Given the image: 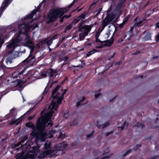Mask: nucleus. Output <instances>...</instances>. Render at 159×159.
Listing matches in <instances>:
<instances>
[{"label":"nucleus","mask_w":159,"mask_h":159,"mask_svg":"<svg viewBox=\"0 0 159 159\" xmlns=\"http://www.w3.org/2000/svg\"><path fill=\"white\" fill-rule=\"evenodd\" d=\"M60 86L58 85L52 92L53 99L52 103L49 106L48 111L44 116H42L38 119L36 124V130L34 128V125L31 122L27 123L26 124L27 127L33 129V131L31 135L36 137V143L37 146L33 147V150H29L31 147L30 145L26 146V148L25 151H23L21 154H19L16 156V159H35L38 153H40L39 148L40 144H38L39 142H44L47 138V135L44 131L46 125L50 127L52 125L51 118L52 113L55 112L58 109V106L60 105L63 99L64 94L66 93V90H61V92L57 93Z\"/></svg>","instance_id":"f257e3e1"},{"label":"nucleus","mask_w":159,"mask_h":159,"mask_svg":"<svg viewBox=\"0 0 159 159\" xmlns=\"http://www.w3.org/2000/svg\"><path fill=\"white\" fill-rule=\"evenodd\" d=\"M66 143L63 142L59 146H55L52 147V144L50 142H47L44 145L43 151L41 153H38L37 155V158L40 159L42 157L49 155L51 157H56L60 154L64 153L63 148L66 146Z\"/></svg>","instance_id":"f03ea898"},{"label":"nucleus","mask_w":159,"mask_h":159,"mask_svg":"<svg viewBox=\"0 0 159 159\" xmlns=\"http://www.w3.org/2000/svg\"><path fill=\"white\" fill-rule=\"evenodd\" d=\"M74 3L73 1L67 7L65 8H58L50 11L46 20L47 23H48L53 21L57 18L62 16L64 13L68 11V9L73 6Z\"/></svg>","instance_id":"7ed1b4c3"},{"label":"nucleus","mask_w":159,"mask_h":159,"mask_svg":"<svg viewBox=\"0 0 159 159\" xmlns=\"http://www.w3.org/2000/svg\"><path fill=\"white\" fill-rule=\"evenodd\" d=\"M30 27V25L28 24H24L22 25H19L18 31L19 34H23L25 35L26 38L24 40L25 45L26 46L29 47L31 50V52H32L34 49V46L33 45V42L30 39L29 35L28 32Z\"/></svg>","instance_id":"20e7f679"},{"label":"nucleus","mask_w":159,"mask_h":159,"mask_svg":"<svg viewBox=\"0 0 159 159\" xmlns=\"http://www.w3.org/2000/svg\"><path fill=\"white\" fill-rule=\"evenodd\" d=\"M117 19L116 15L115 14L112 13L110 15H107L105 19L102 22L101 25L102 29L107 26L108 23L115 22Z\"/></svg>","instance_id":"39448f33"},{"label":"nucleus","mask_w":159,"mask_h":159,"mask_svg":"<svg viewBox=\"0 0 159 159\" xmlns=\"http://www.w3.org/2000/svg\"><path fill=\"white\" fill-rule=\"evenodd\" d=\"M91 29V27L88 25H85L81 28L80 30L81 33L79 35L80 40H82L84 39L85 36L88 35Z\"/></svg>","instance_id":"423d86ee"},{"label":"nucleus","mask_w":159,"mask_h":159,"mask_svg":"<svg viewBox=\"0 0 159 159\" xmlns=\"http://www.w3.org/2000/svg\"><path fill=\"white\" fill-rule=\"evenodd\" d=\"M56 135L57 139L63 138L64 135L61 133V129L58 127H56L54 129L49 132L48 137L49 138H51L52 136V134Z\"/></svg>","instance_id":"0eeeda50"},{"label":"nucleus","mask_w":159,"mask_h":159,"mask_svg":"<svg viewBox=\"0 0 159 159\" xmlns=\"http://www.w3.org/2000/svg\"><path fill=\"white\" fill-rule=\"evenodd\" d=\"M21 40V39L19 37V35L16 36L12 40L11 42L7 46V48L11 50H13L15 48L18 46V43Z\"/></svg>","instance_id":"6e6552de"},{"label":"nucleus","mask_w":159,"mask_h":159,"mask_svg":"<svg viewBox=\"0 0 159 159\" xmlns=\"http://www.w3.org/2000/svg\"><path fill=\"white\" fill-rule=\"evenodd\" d=\"M56 72V70H53L52 69H49L47 71L41 73L40 75L41 76L39 77V79L44 78L47 75H49L50 77L53 76V74Z\"/></svg>","instance_id":"1a4fd4ad"},{"label":"nucleus","mask_w":159,"mask_h":159,"mask_svg":"<svg viewBox=\"0 0 159 159\" xmlns=\"http://www.w3.org/2000/svg\"><path fill=\"white\" fill-rule=\"evenodd\" d=\"M83 17L84 16H80L77 19L74 20L71 24L66 27V30H69L71 29L72 28V25L73 24H76L79 21L80 19H81L82 17Z\"/></svg>","instance_id":"9d476101"},{"label":"nucleus","mask_w":159,"mask_h":159,"mask_svg":"<svg viewBox=\"0 0 159 159\" xmlns=\"http://www.w3.org/2000/svg\"><path fill=\"white\" fill-rule=\"evenodd\" d=\"M97 126L99 128H101L102 129H103L105 127L108 126L109 125V121H107L103 125L102 124V122L101 120H99L97 121Z\"/></svg>","instance_id":"9b49d317"},{"label":"nucleus","mask_w":159,"mask_h":159,"mask_svg":"<svg viewBox=\"0 0 159 159\" xmlns=\"http://www.w3.org/2000/svg\"><path fill=\"white\" fill-rule=\"evenodd\" d=\"M113 39L112 38H111V39L110 40H107L103 41V46H106L110 47L112 45L113 43Z\"/></svg>","instance_id":"f8f14e48"},{"label":"nucleus","mask_w":159,"mask_h":159,"mask_svg":"<svg viewBox=\"0 0 159 159\" xmlns=\"http://www.w3.org/2000/svg\"><path fill=\"white\" fill-rule=\"evenodd\" d=\"M52 42V41L51 39L49 40H44L40 42L37 45V46L40 47V46L43 44L47 43L49 45H50Z\"/></svg>","instance_id":"ddd939ff"},{"label":"nucleus","mask_w":159,"mask_h":159,"mask_svg":"<svg viewBox=\"0 0 159 159\" xmlns=\"http://www.w3.org/2000/svg\"><path fill=\"white\" fill-rule=\"evenodd\" d=\"M96 38V41H95V44H96L97 43H99L100 44V46H96V48H99V49L102 48V47L103 46V44L104 43L103 41L102 42V41H101L99 39H98V38Z\"/></svg>","instance_id":"4468645a"},{"label":"nucleus","mask_w":159,"mask_h":159,"mask_svg":"<svg viewBox=\"0 0 159 159\" xmlns=\"http://www.w3.org/2000/svg\"><path fill=\"white\" fill-rule=\"evenodd\" d=\"M22 74V72L20 73L18 72H16L12 75V76L13 78H17L18 77H20L19 75Z\"/></svg>","instance_id":"2eb2a0df"},{"label":"nucleus","mask_w":159,"mask_h":159,"mask_svg":"<svg viewBox=\"0 0 159 159\" xmlns=\"http://www.w3.org/2000/svg\"><path fill=\"white\" fill-rule=\"evenodd\" d=\"M97 52V50L94 49H92L91 51L89 52L86 54L87 57H89V56L92 55L94 53Z\"/></svg>","instance_id":"dca6fc26"},{"label":"nucleus","mask_w":159,"mask_h":159,"mask_svg":"<svg viewBox=\"0 0 159 159\" xmlns=\"http://www.w3.org/2000/svg\"><path fill=\"white\" fill-rule=\"evenodd\" d=\"M151 34L149 33H148L146 34L144 38V40L145 41L149 40L151 39Z\"/></svg>","instance_id":"f3484780"},{"label":"nucleus","mask_w":159,"mask_h":159,"mask_svg":"<svg viewBox=\"0 0 159 159\" xmlns=\"http://www.w3.org/2000/svg\"><path fill=\"white\" fill-rule=\"evenodd\" d=\"M36 13V11H34L32 12L30 14V15L27 16L26 18H25V19H26L27 18H31L33 16V15L35 14Z\"/></svg>","instance_id":"a211bd4d"},{"label":"nucleus","mask_w":159,"mask_h":159,"mask_svg":"<svg viewBox=\"0 0 159 159\" xmlns=\"http://www.w3.org/2000/svg\"><path fill=\"white\" fill-rule=\"evenodd\" d=\"M103 29H102H102H99L98 31V32H97L96 33V38H97L100 35V33L103 30Z\"/></svg>","instance_id":"6ab92c4d"},{"label":"nucleus","mask_w":159,"mask_h":159,"mask_svg":"<svg viewBox=\"0 0 159 159\" xmlns=\"http://www.w3.org/2000/svg\"><path fill=\"white\" fill-rule=\"evenodd\" d=\"M68 113V111L67 110H66V112H63L64 117L66 118H68L70 116Z\"/></svg>","instance_id":"aec40b11"},{"label":"nucleus","mask_w":159,"mask_h":159,"mask_svg":"<svg viewBox=\"0 0 159 159\" xmlns=\"http://www.w3.org/2000/svg\"><path fill=\"white\" fill-rule=\"evenodd\" d=\"M10 112L11 114L15 116L16 114V109H13L10 110Z\"/></svg>","instance_id":"412c9836"},{"label":"nucleus","mask_w":159,"mask_h":159,"mask_svg":"<svg viewBox=\"0 0 159 159\" xmlns=\"http://www.w3.org/2000/svg\"><path fill=\"white\" fill-rule=\"evenodd\" d=\"M12 59L10 57H7L6 59V62L7 63H11L12 62Z\"/></svg>","instance_id":"4be33fe9"},{"label":"nucleus","mask_w":159,"mask_h":159,"mask_svg":"<svg viewBox=\"0 0 159 159\" xmlns=\"http://www.w3.org/2000/svg\"><path fill=\"white\" fill-rule=\"evenodd\" d=\"M70 15L68 16H67L66 15H65L64 16H63L60 20V21L61 22H62L63 20H64V19L65 18H67L69 17L70 16Z\"/></svg>","instance_id":"5701e85b"},{"label":"nucleus","mask_w":159,"mask_h":159,"mask_svg":"<svg viewBox=\"0 0 159 159\" xmlns=\"http://www.w3.org/2000/svg\"><path fill=\"white\" fill-rule=\"evenodd\" d=\"M18 120V119H16V120L14 119V120H11V122L9 123V125H13V124H15Z\"/></svg>","instance_id":"b1692460"},{"label":"nucleus","mask_w":159,"mask_h":159,"mask_svg":"<svg viewBox=\"0 0 159 159\" xmlns=\"http://www.w3.org/2000/svg\"><path fill=\"white\" fill-rule=\"evenodd\" d=\"M159 156H154L151 157L149 159H159Z\"/></svg>","instance_id":"393cba45"},{"label":"nucleus","mask_w":159,"mask_h":159,"mask_svg":"<svg viewBox=\"0 0 159 159\" xmlns=\"http://www.w3.org/2000/svg\"><path fill=\"white\" fill-rule=\"evenodd\" d=\"M34 58H30V56H29L28 58H27L25 60V61H28V62H29V61H30V60H34Z\"/></svg>","instance_id":"a878e982"},{"label":"nucleus","mask_w":159,"mask_h":159,"mask_svg":"<svg viewBox=\"0 0 159 159\" xmlns=\"http://www.w3.org/2000/svg\"><path fill=\"white\" fill-rule=\"evenodd\" d=\"M85 97H83L82 98V101H80V102H77V103H76V104H77V107H78L79 105H80V102L83 101L84 99H85Z\"/></svg>","instance_id":"bb28decb"},{"label":"nucleus","mask_w":159,"mask_h":159,"mask_svg":"<svg viewBox=\"0 0 159 159\" xmlns=\"http://www.w3.org/2000/svg\"><path fill=\"white\" fill-rule=\"evenodd\" d=\"M114 98H111L109 97H108L107 98V101L109 102H112L113 100H114Z\"/></svg>","instance_id":"cd10ccee"},{"label":"nucleus","mask_w":159,"mask_h":159,"mask_svg":"<svg viewBox=\"0 0 159 159\" xmlns=\"http://www.w3.org/2000/svg\"><path fill=\"white\" fill-rule=\"evenodd\" d=\"M27 138V136H25L23 138V139L21 140L20 142L23 143L25 140H26Z\"/></svg>","instance_id":"c85d7f7f"},{"label":"nucleus","mask_w":159,"mask_h":159,"mask_svg":"<svg viewBox=\"0 0 159 159\" xmlns=\"http://www.w3.org/2000/svg\"><path fill=\"white\" fill-rule=\"evenodd\" d=\"M96 154L97 156L99 157L100 156L102 155V153H101L100 152H96Z\"/></svg>","instance_id":"c756f323"},{"label":"nucleus","mask_w":159,"mask_h":159,"mask_svg":"<svg viewBox=\"0 0 159 159\" xmlns=\"http://www.w3.org/2000/svg\"><path fill=\"white\" fill-rule=\"evenodd\" d=\"M110 35V33L109 32L106 34V37L107 38H108Z\"/></svg>","instance_id":"7c9ffc66"},{"label":"nucleus","mask_w":159,"mask_h":159,"mask_svg":"<svg viewBox=\"0 0 159 159\" xmlns=\"http://www.w3.org/2000/svg\"><path fill=\"white\" fill-rule=\"evenodd\" d=\"M101 95V93H99L97 94H95V98H97L99 96Z\"/></svg>","instance_id":"2f4dec72"},{"label":"nucleus","mask_w":159,"mask_h":159,"mask_svg":"<svg viewBox=\"0 0 159 159\" xmlns=\"http://www.w3.org/2000/svg\"><path fill=\"white\" fill-rule=\"evenodd\" d=\"M21 143H22L20 141V142L18 143L17 144H15V147H16L19 146L21 144Z\"/></svg>","instance_id":"473e14b6"},{"label":"nucleus","mask_w":159,"mask_h":159,"mask_svg":"<svg viewBox=\"0 0 159 159\" xmlns=\"http://www.w3.org/2000/svg\"><path fill=\"white\" fill-rule=\"evenodd\" d=\"M156 39L157 41L159 40V33L158 35L156 37Z\"/></svg>","instance_id":"72a5a7b5"},{"label":"nucleus","mask_w":159,"mask_h":159,"mask_svg":"<svg viewBox=\"0 0 159 159\" xmlns=\"http://www.w3.org/2000/svg\"><path fill=\"white\" fill-rule=\"evenodd\" d=\"M8 3V4L9 3V0H5V4H7Z\"/></svg>","instance_id":"f704fd0d"},{"label":"nucleus","mask_w":159,"mask_h":159,"mask_svg":"<svg viewBox=\"0 0 159 159\" xmlns=\"http://www.w3.org/2000/svg\"><path fill=\"white\" fill-rule=\"evenodd\" d=\"M38 26L37 24H35L34 26H33V30L34 29L36 28Z\"/></svg>","instance_id":"c9c22d12"},{"label":"nucleus","mask_w":159,"mask_h":159,"mask_svg":"<svg viewBox=\"0 0 159 159\" xmlns=\"http://www.w3.org/2000/svg\"><path fill=\"white\" fill-rule=\"evenodd\" d=\"M156 28H159V23H157L156 24Z\"/></svg>","instance_id":"e433bc0d"},{"label":"nucleus","mask_w":159,"mask_h":159,"mask_svg":"<svg viewBox=\"0 0 159 159\" xmlns=\"http://www.w3.org/2000/svg\"><path fill=\"white\" fill-rule=\"evenodd\" d=\"M109 156H107L105 157L102 158V159H105L108 158H109Z\"/></svg>","instance_id":"4c0bfd02"},{"label":"nucleus","mask_w":159,"mask_h":159,"mask_svg":"<svg viewBox=\"0 0 159 159\" xmlns=\"http://www.w3.org/2000/svg\"><path fill=\"white\" fill-rule=\"evenodd\" d=\"M141 22H139L138 23H137V25L138 26H140L141 25L140 24H141Z\"/></svg>","instance_id":"58836bf2"},{"label":"nucleus","mask_w":159,"mask_h":159,"mask_svg":"<svg viewBox=\"0 0 159 159\" xmlns=\"http://www.w3.org/2000/svg\"><path fill=\"white\" fill-rule=\"evenodd\" d=\"M111 133H112V132H108V133H107V135L108 136V135H109L110 134H111Z\"/></svg>","instance_id":"ea45409f"},{"label":"nucleus","mask_w":159,"mask_h":159,"mask_svg":"<svg viewBox=\"0 0 159 159\" xmlns=\"http://www.w3.org/2000/svg\"><path fill=\"white\" fill-rule=\"evenodd\" d=\"M3 43V40H0V44L1 45Z\"/></svg>","instance_id":"a19ab883"},{"label":"nucleus","mask_w":159,"mask_h":159,"mask_svg":"<svg viewBox=\"0 0 159 159\" xmlns=\"http://www.w3.org/2000/svg\"><path fill=\"white\" fill-rule=\"evenodd\" d=\"M124 125H126V126L128 125V123L126 122H124Z\"/></svg>","instance_id":"79ce46f5"},{"label":"nucleus","mask_w":159,"mask_h":159,"mask_svg":"<svg viewBox=\"0 0 159 159\" xmlns=\"http://www.w3.org/2000/svg\"><path fill=\"white\" fill-rule=\"evenodd\" d=\"M119 128H120L121 130H122L124 129V126H121V127H119Z\"/></svg>","instance_id":"37998d69"},{"label":"nucleus","mask_w":159,"mask_h":159,"mask_svg":"<svg viewBox=\"0 0 159 159\" xmlns=\"http://www.w3.org/2000/svg\"><path fill=\"white\" fill-rule=\"evenodd\" d=\"M129 152V151H127V152H126V153H125V154H123V156H125L126 155V154L127 153H128Z\"/></svg>","instance_id":"c03bdc74"},{"label":"nucleus","mask_w":159,"mask_h":159,"mask_svg":"<svg viewBox=\"0 0 159 159\" xmlns=\"http://www.w3.org/2000/svg\"><path fill=\"white\" fill-rule=\"evenodd\" d=\"M91 134H90L89 135H87V138H89V137H90L91 136Z\"/></svg>","instance_id":"a18cd8bd"},{"label":"nucleus","mask_w":159,"mask_h":159,"mask_svg":"<svg viewBox=\"0 0 159 159\" xmlns=\"http://www.w3.org/2000/svg\"><path fill=\"white\" fill-rule=\"evenodd\" d=\"M142 126V125L138 123L137 124V126Z\"/></svg>","instance_id":"49530a36"},{"label":"nucleus","mask_w":159,"mask_h":159,"mask_svg":"<svg viewBox=\"0 0 159 159\" xmlns=\"http://www.w3.org/2000/svg\"><path fill=\"white\" fill-rule=\"evenodd\" d=\"M95 44H96V46H100V44L99 43H98Z\"/></svg>","instance_id":"de8ad7c7"},{"label":"nucleus","mask_w":159,"mask_h":159,"mask_svg":"<svg viewBox=\"0 0 159 159\" xmlns=\"http://www.w3.org/2000/svg\"><path fill=\"white\" fill-rule=\"evenodd\" d=\"M9 116V115H7L6 116V117H7V118L8 119V118H9V117H8Z\"/></svg>","instance_id":"09e8293b"},{"label":"nucleus","mask_w":159,"mask_h":159,"mask_svg":"<svg viewBox=\"0 0 159 159\" xmlns=\"http://www.w3.org/2000/svg\"><path fill=\"white\" fill-rule=\"evenodd\" d=\"M91 44H92V43H89L88 44V45L89 46H91Z\"/></svg>","instance_id":"8fccbe9b"},{"label":"nucleus","mask_w":159,"mask_h":159,"mask_svg":"<svg viewBox=\"0 0 159 159\" xmlns=\"http://www.w3.org/2000/svg\"><path fill=\"white\" fill-rule=\"evenodd\" d=\"M84 50L83 48L81 49L80 50V51L83 50Z\"/></svg>","instance_id":"3c124183"},{"label":"nucleus","mask_w":159,"mask_h":159,"mask_svg":"<svg viewBox=\"0 0 159 159\" xmlns=\"http://www.w3.org/2000/svg\"><path fill=\"white\" fill-rule=\"evenodd\" d=\"M32 117H30V118H29V119L30 120V119H32Z\"/></svg>","instance_id":"603ef678"},{"label":"nucleus","mask_w":159,"mask_h":159,"mask_svg":"<svg viewBox=\"0 0 159 159\" xmlns=\"http://www.w3.org/2000/svg\"><path fill=\"white\" fill-rule=\"evenodd\" d=\"M109 11H107V14H108V13H109Z\"/></svg>","instance_id":"864d4df0"},{"label":"nucleus","mask_w":159,"mask_h":159,"mask_svg":"<svg viewBox=\"0 0 159 159\" xmlns=\"http://www.w3.org/2000/svg\"><path fill=\"white\" fill-rule=\"evenodd\" d=\"M67 58V57H65V59L66 60Z\"/></svg>","instance_id":"5fc2aeb1"},{"label":"nucleus","mask_w":159,"mask_h":159,"mask_svg":"<svg viewBox=\"0 0 159 159\" xmlns=\"http://www.w3.org/2000/svg\"><path fill=\"white\" fill-rule=\"evenodd\" d=\"M107 153V152H104V153H103V154H105V153Z\"/></svg>","instance_id":"6e6d98bb"},{"label":"nucleus","mask_w":159,"mask_h":159,"mask_svg":"<svg viewBox=\"0 0 159 159\" xmlns=\"http://www.w3.org/2000/svg\"><path fill=\"white\" fill-rule=\"evenodd\" d=\"M56 36H57V35H56L55 36H54V37H53V39H55V38H55V37Z\"/></svg>","instance_id":"4d7b16f0"},{"label":"nucleus","mask_w":159,"mask_h":159,"mask_svg":"<svg viewBox=\"0 0 159 159\" xmlns=\"http://www.w3.org/2000/svg\"><path fill=\"white\" fill-rule=\"evenodd\" d=\"M16 124V125H18V123H17Z\"/></svg>","instance_id":"13d9d810"},{"label":"nucleus","mask_w":159,"mask_h":159,"mask_svg":"<svg viewBox=\"0 0 159 159\" xmlns=\"http://www.w3.org/2000/svg\"><path fill=\"white\" fill-rule=\"evenodd\" d=\"M143 77V76H141V78H142V77Z\"/></svg>","instance_id":"bf43d9fd"},{"label":"nucleus","mask_w":159,"mask_h":159,"mask_svg":"<svg viewBox=\"0 0 159 159\" xmlns=\"http://www.w3.org/2000/svg\"><path fill=\"white\" fill-rule=\"evenodd\" d=\"M26 145H25V147H26Z\"/></svg>","instance_id":"052dcab7"},{"label":"nucleus","mask_w":159,"mask_h":159,"mask_svg":"<svg viewBox=\"0 0 159 159\" xmlns=\"http://www.w3.org/2000/svg\"><path fill=\"white\" fill-rule=\"evenodd\" d=\"M1 68V67H0V69Z\"/></svg>","instance_id":"680f3d73"}]
</instances>
